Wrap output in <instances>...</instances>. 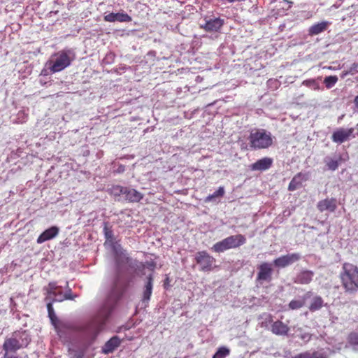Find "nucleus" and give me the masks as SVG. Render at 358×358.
<instances>
[{
    "mask_svg": "<svg viewBox=\"0 0 358 358\" xmlns=\"http://www.w3.org/2000/svg\"><path fill=\"white\" fill-rule=\"evenodd\" d=\"M56 301H55L54 299L48 301L47 303V309L48 317L57 334L62 336V332L65 331H77L80 333L87 341H93L95 340L113 310V306L106 303L100 308L97 314L90 321L81 325H76L69 322H64L58 320L52 307V303Z\"/></svg>",
    "mask_w": 358,
    "mask_h": 358,
    "instance_id": "f257e3e1",
    "label": "nucleus"
},
{
    "mask_svg": "<svg viewBox=\"0 0 358 358\" xmlns=\"http://www.w3.org/2000/svg\"><path fill=\"white\" fill-rule=\"evenodd\" d=\"M340 278L345 292L354 294L358 291V266L345 262L342 265Z\"/></svg>",
    "mask_w": 358,
    "mask_h": 358,
    "instance_id": "f03ea898",
    "label": "nucleus"
},
{
    "mask_svg": "<svg viewBox=\"0 0 358 358\" xmlns=\"http://www.w3.org/2000/svg\"><path fill=\"white\" fill-rule=\"evenodd\" d=\"M75 57V52L72 49H63L53 54L51 59L48 61V69L52 73L60 72L71 65Z\"/></svg>",
    "mask_w": 358,
    "mask_h": 358,
    "instance_id": "7ed1b4c3",
    "label": "nucleus"
},
{
    "mask_svg": "<svg viewBox=\"0 0 358 358\" xmlns=\"http://www.w3.org/2000/svg\"><path fill=\"white\" fill-rule=\"evenodd\" d=\"M30 339L25 331H15L12 337L6 338L3 344V358H18L16 352L27 345Z\"/></svg>",
    "mask_w": 358,
    "mask_h": 358,
    "instance_id": "20e7f679",
    "label": "nucleus"
},
{
    "mask_svg": "<svg viewBox=\"0 0 358 358\" xmlns=\"http://www.w3.org/2000/svg\"><path fill=\"white\" fill-rule=\"evenodd\" d=\"M248 140L250 146L252 150L267 149L273 143L271 134L264 129L252 130Z\"/></svg>",
    "mask_w": 358,
    "mask_h": 358,
    "instance_id": "39448f33",
    "label": "nucleus"
},
{
    "mask_svg": "<svg viewBox=\"0 0 358 358\" xmlns=\"http://www.w3.org/2000/svg\"><path fill=\"white\" fill-rule=\"evenodd\" d=\"M246 243L245 236L242 234L232 235L217 242L211 248L212 250L220 253L226 250L238 248Z\"/></svg>",
    "mask_w": 358,
    "mask_h": 358,
    "instance_id": "423d86ee",
    "label": "nucleus"
},
{
    "mask_svg": "<svg viewBox=\"0 0 358 358\" xmlns=\"http://www.w3.org/2000/svg\"><path fill=\"white\" fill-rule=\"evenodd\" d=\"M129 285V280L118 273L113 282L110 297L117 302L123 296Z\"/></svg>",
    "mask_w": 358,
    "mask_h": 358,
    "instance_id": "0eeeda50",
    "label": "nucleus"
},
{
    "mask_svg": "<svg viewBox=\"0 0 358 358\" xmlns=\"http://www.w3.org/2000/svg\"><path fill=\"white\" fill-rule=\"evenodd\" d=\"M268 323H271L270 330L277 336H287L290 330L289 327L281 320H278L273 322V316L271 314H265V319L262 323V327H266Z\"/></svg>",
    "mask_w": 358,
    "mask_h": 358,
    "instance_id": "6e6552de",
    "label": "nucleus"
},
{
    "mask_svg": "<svg viewBox=\"0 0 358 358\" xmlns=\"http://www.w3.org/2000/svg\"><path fill=\"white\" fill-rule=\"evenodd\" d=\"M113 192L115 195H124L125 199L129 202L138 203L143 198V194L135 189L115 185L113 187Z\"/></svg>",
    "mask_w": 358,
    "mask_h": 358,
    "instance_id": "1a4fd4ad",
    "label": "nucleus"
},
{
    "mask_svg": "<svg viewBox=\"0 0 358 358\" xmlns=\"http://www.w3.org/2000/svg\"><path fill=\"white\" fill-rule=\"evenodd\" d=\"M195 261L200 266V271L203 272L211 271L214 268L215 259L206 251H199L196 253Z\"/></svg>",
    "mask_w": 358,
    "mask_h": 358,
    "instance_id": "9d476101",
    "label": "nucleus"
},
{
    "mask_svg": "<svg viewBox=\"0 0 358 358\" xmlns=\"http://www.w3.org/2000/svg\"><path fill=\"white\" fill-rule=\"evenodd\" d=\"M353 132L354 128H338L333 132L331 140L336 143H343L348 141L351 136L355 137Z\"/></svg>",
    "mask_w": 358,
    "mask_h": 358,
    "instance_id": "9b49d317",
    "label": "nucleus"
},
{
    "mask_svg": "<svg viewBox=\"0 0 358 358\" xmlns=\"http://www.w3.org/2000/svg\"><path fill=\"white\" fill-rule=\"evenodd\" d=\"M300 259L301 255L299 253L287 254L275 259L273 261V264L277 267L285 268L299 261Z\"/></svg>",
    "mask_w": 358,
    "mask_h": 358,
    "instance_id": "f8f14e48",
    "label": "nucleus"
},
{
    "mask_svg": "<svg viewBox=\"0 0 358 358\" xmlns=\"http://www.w3.org/2000/svg\"><path fill=\"white\" fill-rule=\"evenodd\" d=\"M258 273L257 275V281L270 282L272 279L273 268L271 265L267 262H264L258 266Z\"/></svg>",
    "mask_w": 358,
    "mask_h": 358,
    "instance_id": "ddd939ff",
    "label": "nucleus"
},
{
    "mask_svg": "<svg viewBox=\"0 0 358 358\" xmlns=\"http://www.w3.org/2000/svg\"><path fill=\"white\" fill-rule=\"evenodd\" d=\"M59 232V228L57 226H52L45 229L40 236L37 238L36 242L38 244H41L47 241L51 240L55 238Z\"/></svg>",
    "mask_w": 358,
    "mask_h": 358,
    "instance_id": "4468645a",
    "label": "nucleus"
},
{
    "mask_svg": "<svg viewBox=\"0 0 358 358\" xmlns=\"http://www.w3.org/2000/svg\"><path fill=\"white\" fill-rule=\"evenodd\" d=\"M308 173H303L302 172L298 173L293 177L292 180L290 181L288 185V190L293 192L299 189L302 185L303 182L308 180Z\"/></svg>",
    "mask_w": 358,
    "mask_h": 358,
    "instance_id": "2eb2a0df",
    "label": "nucleus"
},
{
    "mask_svg": "<svg viewBox=\"0 0 358 358\" xmlns=\"http://www.w3.org/2000/svg\"><path fill=\"white\" fill-rule=\"evenodd\" d=\"M273 159L270 157H264L257 160L256 162L250 165L252 171H264L271 168L273 164Z\"/></svg>",
    "mask_w": 358,
    "mask_h": 358,
    "instance_id": "dca6fc26",
    "label": "nucleus"
},
{
    "mask_svg": "<svg viewBox=\"0 0 358 358\" xmlns=\"http://www.w3.org/2000/svg\"><path fill=\"white\" fill-rule=\"evenodd\" d=\"M317 208L320 212L325 210L334 212L337 208L336 199L335 198H331L321 200L317 203Z\"/></svg>",
    "mask_w": 358,
    "mask_h": 358,
    "instance_id": "f3484780",
    "label": "nucleus"
},
{
    "mask_svg": "<svg viewBox=\"0 0 358 358\" xmlns=\"http://www.w3.org/2000/svg\"><path fill=\"white\" fill-rule=\"evenodd\" d=\"M314 272L310 270H302L296 276L294 282L301 285H308L313 280Z\"/></svg>",
    "mask_w": 358,
    "mask_h": 358,
    "instance_id": "a211bd4d",
    "label": "nucleus"
},
{
    "mask_svg": "<svg viewBox=\"0 0 358 358\" xmlns=\"http://www.w3.org/2000/svg\"><path fill=\"white\" fill-rule=\"evenodd\" d=\"M121 340L117 336L112 337L108 340L102 348V352L105 355L112 353L120 345Z\"/></svg>",
    "mask_w": 358,
    "mask_h": 358,
    "instance_id": "6ab92c4d",
    "label": "nucleus"
},
{
    "mask_svg": "<svg viewBox=\"0 0 358 358\" xmlns=\"http://www.w3.org/2000/svg\"><path fill=\"white\" fill-rule=\"evenodd\" d=\"M224 24V20L220 17L206 21L203 29L207 31H217Z\"/></svg>",
    "mask_w": 358,
    "mask_h": 358,
    "instance_id": "aec40b11",
    "label": "nucleus"
},
{
    "mask_svg": "<svg viewBox=\"0 0 358 358\" xmlns=\"http://www.w3.org/2000/svg\"><path fill=\"white\" fill-rule=\"evenodd\" d=\"M331 22L323 21L320 23L314 24L308 29L309 36H316L327 29Z\"/></svg>",
    "mask_w": 358,
    "mask_h": 358,
    "instance_id": "412c9836",
    "label": "nucleus"
},
{
    "mask_svg": "<svg viewBox=\"0 0 358 358\" xmlns=\"http://www.w3.org/2000/svg\"><path fill=\"white\" fill-rule=\"evenodd\" d=\"M324 306V300L320 296H315L313 297L309 306L308 310L314 313L320 310Z\"/></svg>",
    "mask_w": 358,
    "mask_h": 358,
    "instance_id": "4be33fe9",
    "label": "nucleus"
},
{
    "mask_svg": "<svg viewBox=\"0 0 358 358\" xmlns=\"http://www.w3.org/2000/svg\"><path fill=\"white\" fill-rule=\"evenodd\" d=\"M148 281L145 285V289L143 294V301L148 302L150 299L152 292V275H149L148 276Z\"/></svg>",
    "mask_w": 358,
    "mask_h": 358,
    "instance_id": "5701e85b",
    "label": "nucleus"
},
{
    "mask_svg": "<svg viewBox=\"0 0 358 358\" xmlns=\"http://www.w3.org/2000/svg\"><path fill=\"white\" fill-rule=\"evenodd\" d=\"M292 358H324V355L318 351H306L296 355Z\"/></svg>",
    "mask_w": 358,
    "mask_h": 358,
    "instance_id": "b1692460",
    "label": "nucleus"
},
{
    "mask_svg": "<svg viewBox=\"0 0 358 358\" xmlns=\"http://www.w3.org/2000/svg\"><path fill=\"white\" fill-rule=\"evenodd\" d=\"M224 194V187H220L213 194L208 195L204 199L205 203H209L212 201L216 197H222Z\"/></svg>",
    "mask_w": 358,
    "mask_h": 358,
    "instance_id": "393cba45",
    "label": "nucleus"
},
{
    "mask_svg": "<svg viewBox=\"0 0 358 358\" xmlns=\"http://www.w3.org/2000/svg\"><path fill=\"white\" fill-rule=\"evenodd\" d=\"M341 160V157L338 159H334L331 158H327L325 160L326 166L329 170L335 171L338 168L339 163Z\"/></svg>",
    "mask_w": 358,
    "mask_h": 358,
    "instance_id": "a878e982",
    "label": "nucleus"
},
{
    "mask_svg": "<svg viewBox=\"0 0 358 358\" xmlns=\"http://www.w3.org/2000/svg\"><path fill=\"white\" fill-rule=\"evenodd\" d=\"M59 288L57 285V283L55 282H51L48 284V287L46 288L47 290V296L45 297V300H48L51 298L52 295L56 294V291Z\"/></svg>",
    "mask_w": 358,
    "mask_h": 358,
    "instance_id": "bb28decb",
    "label": "nucleus"
},
{
    "mask_svg": "<svg viewBox=\"0 0 358 358\" xmlns=\"http://www.w3.org/2000/svg\"><path fill=\"white\" fill-rule=\"evenodd\" d=\"M305 305V301L304 300H300V299H294L292 300L289 304L288 307L290 310H297L300 309L301 308L303 307Z\"/></svg>",
    "mask_w": 358,
    "mask_h": 358,
    "instance_id": "cd10ccee",
    "label": "nucleus"
},
{
    "mask_svg": "<svg viewBox=\"0 0 358 358\" xmlns=\"http://www.w3.org/2000/svg\"><path fill=\"white\" fill-rule=\"evenodd\" d=\"M229 353L230 350L229 348L226 347H220L218 348L212 358H225L229 355Z\"/></svg>",
    "mask_w": 358,
    "mask_h": 358,
    "instance_id": "c85d7f7f",
    "label": "nucleus"
},
{
    "mask_svg": "<svg viewBox=\"0 0 358 358\" xmlns=\"http://www.w3.org/2000/svg\"><path fill=\"white\" fill-rule=\"evenodd\" d=\"M338 81V77L336 76H329L325 77L324 83L327 89H330L334 87Z\"/></svg>",
    "mask_w": 358,
    "mask_h": 358,
    "instance_id": "c756f323",
    "label": "nucleus"
},
{
    "mask_svg": "<svg viewBox=\"0 0 358 358\" xmlns=\"http://www.w3.org/2000/svg\"><path fill=\"white\" fill-rule=\"evenodd\" d=\"M132 20L130 15L125 13H115V21L120 22H129Z\"/></svg>",
    "mask_w": 358,
    "mask_h": 358,
    "instance_id": "7c9ffc66",
    "label": "nucleus"
},
{
    "mask_svg": "<svg viewBox=\"0 0 358 358\" xmlns=\"http://www.w3.org/2000/svg\"><path fill=\"white\" fill-rule=\"evenodd\" d=\"M76 296H73L71 294V290L70 289L68 293H66L64 294H63L62 292H59V296L58 298L54 299V300L61 302L66 299L73 300L75 299Z\"/></svg>",
    "mask_w": 358,
    "mask_h": 358,
    "instance_id": "2f4dec72",
    "label": "nucleus"
},
{
    "mask_svg": "<svg viewBox=\"0 0 358 358\" xmlns=\"http://www.w3.org/2000/svg\"><path fill=\"white\" fill-rule=\"evenodd\" d=\"M348 342L351 345H358V333H350L348 337Z\"/></svg>",
    "mask_w": 358,
    "mask_h": 358,
    "instance_id": "473e14b6",
    "label": "nucleus"
},
{
    "mask_svg": "<svg viewBox=\"0 0 358 358\" xmlns=\"http://www.w3.org/2000/svg\"><path fill=\"white\" fill-rule=\"evenodd\" d=\"M103 19L106 22H115V13H110L108 15H106Z\"/></svg>",
    "mask_w": 358,
    "mask_h": 358,
    "instance_id": "72a5a7b5",
    "label": "nucleus"
},
{
    "mask_svg": "<svg viewBox=\"0 0 358 358\" xmlns=\"http://www.w3.org/2000/svg\"><path fill=\"white\" fill-rule=\"evenodd\" d=\"M17 115H18V118H22V120L17 122L18 123H24L27 122V117H28V115L26 114L24 111H20L18 113H17Z\"/></svg>",
    "mask_w": 358,
    "mask_h": 358,
    "instance_id": "f704fd0d",
    "label": "nucleus"
},
{
    "mask_svg": "<svg viewBox=\"0 0 358 358\" xmlns=\"http://www.w3.org/2000/svg\"><path fill=\"white\" fill-rule=\"evenodd\" d=\"M348 73H350L351 75H354L357 73H358V64L357 63H353L349 70H348Z\"/></svg>",
    "mask_w": 358,
    "mask_h": 358,
    "instance_id": "c9c22d12",
    "label": "nucleus"
},
{
    "mask_svg": "<svg viewBox=\"0 0 358 358\" xmlns=\"http://www.w3.org/2000/svg\"><path fill=\"white\" fill-rule=\"evenodd\" d=\"M303 84L306 86L310 87L311 85H316V83L315 80L312 79L303 81Z\"/></svg>",
    "mask_w": 358,
    "mask_h": 358,
    "instance_id": "e433bc0d",
    "label": "nucleus"
},
{
    "mask_svg": "<svg viewBox=\"0 0 358 358\" xmlns=\"http://www.w3.org/2000/svg\"><path fill=\"white\" fill-rule=\"evenodd\" d=\"M59 292H62L60 289V287L56 291V294L55 295H52L51 298L46 300L47 301H50L51 299H56V298H58L59 296Z\"/></svg>",
    "mask_w": 358,
    "mask_h": 358,
    "instance_id": "4c0bfd02",
    "label": "nucleus"
},
{
    "mask_svg": "<svg viewBox=\"0 0 358 358\" xmlns=\"http://www.w3.org/2000/svg\"><path fill=\"white\" fill-rule=\"evenodd\" d=\"M348 74H350V73H348V71H344L342 72L341 73V78H344L345 76H347Z\"/></svg>",
    "mask_w": 358,
    "mask_h": 358,
    "instance_id": "58836bf2",
    "label": "nucleus"
},
{
    "mask_svg": "<svg viewBox=\"0 0 358 358\" xmlns=\"http://www.w3.org/2000/svg\"><path fill=\"white\" fill-rule=\"evenodd\" d=\"M355 103L358 106V96H357L355 99Z\"/></svg>",
    "mask_w": 358,
    "mask_h": 358,
    "instance_id": "ea45409f",
    "label": "nucleus"
},
{
    "mask_svg": "<svg viewBox=\"0 0 358 358\" xmlns=\"http://www.w3.org/2000/svg\"><path fill=\"white\" fill-rule=\"evenodd\" d=\"M310 294V292H308L306 293V296H308V295H309Z\"/></svg>",
    "mask_w": 358,
    "mask_h": 358,
    "instance_id": "a19ab883",
    "label": "nucleus"
},
{
    "mask_svg": "<svg viewBox=\"0 0 358 358\" xmlns=\"http://www.w3.org/2000/svg\"><path fill=\"white\" fill-rule=\"evenodd\" d=\"M357 136H358V129H357Z\"/></svg>",
    "mask_w": 358,
    "mask_h": 358,
    "instance_id": "79ce46f5",
    "label": "nucleus"
}]
</instances>
